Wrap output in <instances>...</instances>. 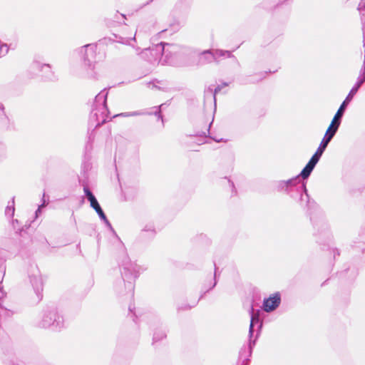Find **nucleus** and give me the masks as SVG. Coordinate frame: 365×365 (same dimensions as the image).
<instances>
[{
	"mask_svg": "<svg viewBox=\"0 0 365 365\" xmlns=\"http://www.w3.org/2000/svg\"><path fill=\"white\" fill-rule=\"evenodd\" d=\"M307 180L308 178L304 179L299 177V181L293 183L292 186L287 191V195L297 202L303 210H306L314 228L317 227L318 235L322 237V240L319 238L317 239V242L322 245V249L324 250L327 247H329L328 242L330 240L331 235L325 221L322 218H315L314 213L319 207L315 200L312 199L308 193L307 188Z\"/></svg>",
	"mask_w": 365,
	"mask_h": 365,
	"instance_id": "obj_1",
	"label": "nucleus"
},
{
	"mask_svg": "<svg viewBox=\"0 0 365 365\" xmlns=\"http://www.w3.org/2000/svg\"><path fill=\"white\" fill-rule=\"evenodd\" d=\"M355 94H351L349 91L346 98L340 105L338 108L336 113L334 115L331 123L329 124L327 131L318 147L316 152L312 155L309 160L307 162V165L303 171V173H309L313 171L317 163H319L321 157L322 156L324 152L327 149L329 143L334 137L336 133H337L344 114L345 113V110L347 106L352 101Z\"/></svg>",
	"mask_w": 365,
	"mask_h": 365,
	"instance_id": "obj_2",
	"label": "nucleus"
},
{
	"mask_svg": "<svg viewBox=\"0 0 365 365\" xmlns=\"http://www.w3.org/2000/svg\"><path fill=\"white\" fill-rule=\"evenodd\" d=\"M108 96V89L105 88L98 93L92 105V110L89 115L88 123V140L86 148L92 149V144L95 139L96 130L102 125L110 120L109 118L110 112L108 107L107 99Z\"/></svg>",
	"mask_w": 365,
	"mask_h": 365,
	"instance_id": "obj_3",
	"label": "nucleus"
},
{
	"mask_svg": "<svg viewBox=\"0 0 365 365\" xmlns=\"http://www.w3.org/2000/svg\"><path fill=\"white\" fill-rule=\"evenodd\" d=\"M118 265L122 279L115 282V292L120 296L129 294L130 297H133L135 282L140 276V267L132 262L125 252L119 259Z\"/></svg>",
	"mask_w": 365,
	"mask_h": 365,
	"instance_id": "obj_4",
	"label": "nucleus"
},
{
	"mask_svg": "<svg viewBox=\"0 0 365 365\" xmlns=\"http://www.w3.org/2000/svg\"><path fill=\"white\" fill-rule=\"evenodd\" d=\"M249 314L250 317V324L249 327L247 344V345H243L239 351L238 360L242 361L241 365H249L253 349L261 334L263 327V324L260 322L258 316L254 315L252 306H251L249 309Z\"/></svg>",
	"mask_w": 365,
	"mask_h": 365,
	"instance_id": "obj_5",
	"label": "nucleus"
},
{
	"mask_svg": "<svg viewBox=\"0 0 365 365\" xmlns=\"http://www.w3.org/2000/svg\"><path fill=\"white\" fill-rule=\"evenodd\" d=\"M37 326L53 331H61L66 328V322L62 312L56 306L51 305L42 310L41 319Z\"/></svg>",
	"mask_w": 365,
	"mask_h": 365,
	"instance_id": "obj_6",
	"label": "nucleus"
},
{
	"mask_svg": "<svg viewBox=\"0 0 365 365\" xmlns=\"http://www.w3.org/2000/svg\"><path fill=\"white\" fill-rule=\"evenodd\" d=\"M97 43H88L73 51L74 54L80 56L85 68L87 70L88 78H96L94 69L97 62Z\"/></svg>",
	"mask_w": 365,
	"mask_h": 365,
	"instance_id": "obj_7",
	"label": "nucleus"
},
{
	"mask_svg": "<svg viewBox=\"0 0 365 365\" xmlns=\"http://www.w3.org/2000/svg\"><path fill=\"white\" fill-rule=\"evenodd\" d=\"M180 46L175 43H169L161 41L149 48L151 54L155 59L165 63H170L172 58L180 51Z\"/></svg>",
	"mask_w": 365,
	"mask_h": 365,
	"instance_id": "obj_8",
	"label": "nucleus"
},
{
	"mask_svg": "<svg viewBox=\"0 0 365 365\" xmlns=\"http://www.w3.org/2000/svg\"><path fill=\"white\" fill-rule=\"evenodd\" d=\"M220 57L232 58L237 61L236 57L230 51L223 49H206L199 53L197 64L199 66H204L214 61L217 63V58Z\"/></svg>",
	"mask_w": 365,
	"mask_h": 365,
	"instance_id": "obj_9",
	"label": "nucleus"
},
{
	"mask_svg": "<svg viewBox=\"0 0 365 365\" xmlns=\"http://www.w3.org/2000/svg\"><path fill=\"white\" fill-rule=\"evenodd\" d=\"M31 67L41 73V78L46 81H53L56 80L54 72L52 71V66L49 63H41L39 61L34 60Z\"/></svg>",
	"mask_w": 365,
	"mask_h": 365,
	"instance_id": "obj_10",
	"label": "nucleus"
},
{
	"mask_svg": "<svg viewBox=\"0 0 365 365\" xmlns=\"http://www.w3.org/2000/svg\"><path fill=\"white\" fill-rule=\"evenodd\" d=\"M307 163L305 165V166L303 168V169L301 170L299 174L297 175L288 179L287 180H279L276 182V187L278 192H284L286 194L289 189L292 186L293 183L294 182H297L299 180V177H302V178L306 179L309 178V177L311 175L312 171L309 173H303L304 170L307 167Z\"/></svg>",
	"mask_w": 365,
	"mask_h": 365,
	"instance_id": "obj_11",
	"label": "nucleus"
},
{
	"mask_svg": "<svg viewBox=\"0 0 365 365\" xmlns=\"http://www.w3.org/2000/svg\"><path fill=\"white\" fill-rule=\"evenodd\" d=\"M282 302L281 294L276 292L263 299L262 307L265 312H271L276 310Z\"/></svg>",
	"mask_w": 365,
	"mask_h": 365,
	"instance_id": "obj_12",
	"label": "nucleus"
},
{
	"mask_svg": "<svg viewBox=\"0 0 365 365\" xmlns=\"http://www.w3.org/2000/svg\"><path fill=\"white\" fill-rule=\"evenodd\" d=\"M164 104H161L160 106L156 108V110L155 112H145L143 110H139V111H133V112H125V113H120L118 114H115L113 115V118H117V117H130V116H137V115H155L158 120H161L163 123V118L161 111V107Z\"/></svg>",
	"mask_w": 365,
	"mask_h": 365,
	"instance_id": "obj_13",
	"label": "nucleus"
},
{
	"mask_svg": "<svg viewBox=\"0 0 365 365\" xmlns=\"http://www.w3.org/2000/svg\"><path fill=\"white\" fill-rule=\"evenodd\" d=\"M29 277L36 294L38 298L41 299L43 284L41 276L38 274H29Z\"/></svg>",
	"mask_w": 365,
	"mask_h": 365,
	"instance_id": "obj_14",
	"label": "nucleus"
},
{
	"mask_svg": "<svg viewBox=\"0 0 365 365\" xmlns=\"http://www.w3.org/2000/svg\"><path fill=\"white\" fill-rule=\"evenodd\" d=\"M212 123V122H211L210 123L209 128L207 129V132H205V131L197 132V133H195L193 135H190L189 136H190V137L193 136V137L200 138V139L198 140V143H197L198 145H201V144H203V143H206V138L207 137L213 139V140L217 142V143L227 142V140L225 139V138H215V137H212V136L210 135V125H211Z\"/></svg>",
	"mask_w": 365,
	"mask_h": 365,
	"instance_id": "obj_15",
	"label": "nucleus"
},
{
	"mask_svg": "<svg viewBox=\"0 0 365 365\" xmlns=\"http://www.w3.org/2000/svg\"><path fill=\"white\" fill-rule=\"evenodd\" d=\"M0 113V129L6 131H11L15 130V124L9 116L6 114L4 110H1Z\"/></svg>",
	"mask_w": 365,
	"mask_h": 365,
	"instance_id": "obj_16",
	"label": "nucleus"
},
{
	"mask_svg": "<svg viewBox=\"0 0 365 365\" xmlns=\"http://www.w3.org/2000/svg\"><path fill=\"white\" fill-rule=\"evenodd\" d=\"M92 169V163L89 159L85 158L81 164V176L78 178L89 180V172Z\"/></svg>",
	"mask_w": 365,
	"mask_h": 365,
	"instance_id": "obj_17",
	"label": "nucleus"
},
{
	"mask_svg": "<svg viewBox=\"0 0 365 365\" xmlns=\"http://www.w3.org/2000/svg\"><path fill=\"white\" fill-rule=\"evenodd\" d=\"M155 233L156 232L154 226L151 225H147L142 230L140 237L142 238L147 237L148 239L151 240L155 237Z\"/></svg>",
	"mask_w": 365,
	"mask_h": 365,
	"instance_id": "obj_18",
	"label": "nucleus"
},
{
	"mask_svg": "<svg viewBox=\"0 0 365 365\" xmlns=\"http://www.w3.org/2000/svg\"><path fill=\"white\" fill-rule=\"evenodd\" d=\"M287 0H264L261 3V6L264 9H272L284 4Z\"/></svg>",
	"mask_w": 365,
	"mask_h": 365,
	"instance_id": "obj_19",
	"label": "nucleus"
},
{
	"mask_svg": "<svg viewBox=\"0 0 365 365\" xmlns=\"http://www.w3.org/2000/svg\"><path fill=\"white\" fill-rule=\"evenodd\" d=\"M78 182L80 185H81L83 186V193L87 197L88 201L91 200V197L92 198L96 197L94 194L92 192V191L88 187L89 180H87L86 179H81L79 178Z\"/></svg>",
	"mask_w": 365,
	"mask_h": 365,
	"instance_id": "obj_20",
	"label": "nucleus"
},
{
	"mask_svg": "<svg viewBox=\"0 0 365 365\" xmlns=\"http://www.w3.org/2000/svg\"><path fill=\"white\" fill-rule=\"evenodd\" d=\"M167 337V330L165 328H157L153 333V344L160 341Z\"/></svg>",
	"mask_w": 365,
	"mask_h": 365,
	"instance_id": "obj_21",
	"label": "nucleus"
},
{
	"mask_svg": "<svg viewBox=\"0 0 365 365\" xmlns=\"http://www.w3.org/2000/svg\"><path fill=\"white\" fill-rule=\"evenodd\" d=\"M194 0H178L175 4V7L182 11L188 10Z\"/></svg>",
	"mask_w": 365,
	"mask_h": 365,
	"instance_id": "obj_22",
	"label": "nucleus"
},
{
	"mask_svg": "<svg viewBox=\"0 0 365 365\" xmlns=\"http://www.w3.org/2000/svg\"><path fill=\"white\" fill-rule=\"evenodd\" d=\"M15 212V197H13L9 202L8 205L5 209V215L9 217H13Z\"/></svg>",
	"mask_w": 365,
	"mask_h": 365,
	"instance_id": "obj_23",
	"label": "nucleus"
},
{
	"mask_svg": "<svg viewBox=\"0 0 365 365\" xmlns=\"http://www.w3.org/2000/svg\"><path fill=\"white\" fill-rule=\"evenodd\" d=\"M229 86V83L227 82H222L221 84H218L214 90L210 88V86L208 88V90L210 91L213 93V98H214V103L215 106H216V95L221 91V90L226 86Z\"/></svg>",
	"mask_w": 365,
	"mask_h": 365,
	"instance_id": "obj_24",
	"label": "nucleus"
},
{
	"mask_svg": "<svg viewBox=\"0 0 365 365\" xmlns=\"http://www.w3.org/2000/svg\"><path fill=\"white\" fill-rule=\"evenodd\" d=\"M216 287V282H212L210 286L209 287L208 289H204L205 288V286H202L201 287V291H200V295L199 297V299H197V301L196 302L198 303V302L203 299L204 297L206 295L207 293L210 292L211 290H212L215 287Z\"/></svg>",
	"mask_w": 365,
	"mask_h": 365,
	"instance_id": "obj_25",
	"label": "nucleus"
},
{
	"mask_svg": "<svg viewBox=\"0 0 365 365\" xmlns=\"http://www.w3.org/2000/svg\"><path fill=\"white\" fill-rule=\"evenodd\" d=\"M197 302H195L193 304L190 305V304H182V305H179L177 307V311L178 312H181V311H187V310H190L191 309L192 307H195L197 305Z\"/></svg>",
	"mask_w": 365,
	"mask_h": 365,
	"instance_id": "obj_26",
	"label": "nucleus"
},
{
	"mask_svg": "<svg viewBox=\"0 0 365 365\" xmlns=\"http://www.w3.org/2000/svg\"><path fill=\"white\" fill-rule=\"evenodd\" d=\"M214 263V274L212 277V282H216V285L218 283L219 277L220 276V272H219V268L217 267L215 262H213Z\"/></svg>",
	"mask_w": 365,
	"mask_h": 365,
	"instance_id": "obj_27",
	"label": "nucleus"
},
{
	"mask_svg": "<svg viewBox=\"0 0 365 365\" xmlns=\"http://www.w3.org/2000/svg\"><path fill=\"white\" fill-rule=\"evenodd\" d=\"M90 206L95 210H98V209L101 208V205L99 204L98 200L96 197L91 198L89 200Z\"/></svg>",
	"mask_w": 365,
	"mask_h": 365,
	"instance_id": "obj_28",
	"label": "nucleus"
},
{
	"mask_svg": "<svg viewBox=\"0 0 365 365\" xmlns=\"http://www.w3.org/2000/svg\"><path fill=\"white\" fill-rule=\"evenodd\" d=\"M30 227H31V222L29 224H26L21 228H19L16 231V233H18L20 236H23V233H26Z\"/></svg>",
	"mask_w": 365,
	"mask_h": 365,
	"instance_id": "obj_29",
	"label": "nucleus"
},
{
	"mask_svg": "<svg viewBox=\"0 0 365 365\" xmlns=\"http://www.w3.org/2000/svg\"><path fill=\"white\" fill-rule=\"evenodd\" d=\"M274 71H273V73H274ZM272 73V71L271 70H268V71H264V72H260V73H259L257 75L259 76V78L258 80H257V81H256V82H258V81H262V79H264V78L266 77V76H267V74H269V73ZM252 83H255V81H252Z\"/></svg>",
	"mask_w": 365,
	"mask_h": 365,
	"instance_id": "obj_30",
	"label": "nucleus"
},
{
	"mask_svg": "<svg viewBox=\"0 0 365 365\" xmlns=\"http://www.w3.org/2000/svg\"><path fill=\"white\" fill-rule=\"evenodd\" d=\"M96 212L102 222H104L106 219H108L102 207L98 209Z\"/></svg>",
	"mask_w": 365,
	"mask_h": 365,
	"instance_id": "obj_31",
	"label": "nucleus"
},
{
	"mask_svg": "<svg viewBox=\"0 0 365 365\" xmlns=\"http://www.w3.org/2000/svg\"><path fill=\"white\" fill-rule=\"evenodd\" d=\"M113 36L115 37V39H113L114 41H116V42H118V43H120L123 44L127 43L128 41H129L128 39L125 40L123 37L116 35V34H113Z\"/></svg>",
	"mask_w": 365,
	"mask_h": 365,
	"instance_id": "obj_32",
	"label": "nucleus"
},
{
	"mask_svg": "<svg viewBox=\"0 0 365 365\" xmlns=\"http://www.w3.org/2000/svg\"><path fill=\"white\" fill-rule=\"evenodd\" d=\"M225 179H226V180H227V182H228V184H229V186H230V188H231V190H232V193L233 195H235V194L237 193V189H236V187H235V186L234 182H232L230 178H227V177H225Z\"/></svg>",
	"mask_w": 365,
	"mask_h": 365,
	"instance_id": "obj_33",
	"label": "nucleus"
},
{
	"mask_svg": "<svg viewBox=\"0 0 365 365\" xmlns=\"http://www.w3.org/2000/svg\"><path fill=\"white\" fill-rule=\"evenodd\" d=\"M41 207H43L39 205L38 207V208L36 210V211L34 212V219L33 221H34L35 220L38 219L39 217V216L41 215V213H42Z\"/></svg>",
	"mask_w": 365,
	"mask_h": 365,
	"instance_id": "obj_34",
	"label": "nucleus"
},
{
	"mask_svg": "<svg viewBox=\"0 0 365 365\" xmlns=\"http://www.w3.org/2000/svg\"><path fill=\"white\" fill-rule=\"evenodd\" d=\"M48 198V196H47ZM48 203V199L47 200V202L46 201V193L43 192L42 198H41V206L46 207L47 204Z\"/></svg>",
	"mask_w": 365,
	"mask_h": 365,
	"instance_id": "obj_35",
	"label": "nucleus"
},
{
	"mask_svg": "<svg viewBox=\"0 0 365 365\" xmlns=\"http://www.w3.org/2000/svg\"><path fill=\"white\" fill-rule=\"evenodd\" d=\"M9 365H24L23 361H18L14 359H11L8 361Z\"/></svg>",
	"mask_w": 365,
	"mask_h": 365,
	"instance_id": "obj_36",
	"label": "nucleus"
},
{
	"mask_svg": "<svg viewBox=\"0 0 365 365\" xmlns=\"http://www.w3.org/2000/svg\"><path fill=\"white\" fill-rule=\"evenodd\" d=\"M332 253H333V257H334V259H336V256L340 255V251L337 248H333Z\"/></svg>",
	"mask_w": 365,
	"mask_h": 365,
	"instance_id": "obj_37",
	"label": "nucleus"
},
{
	"mask_svg": "<svg viewBox=\"0 0 365 365\" xmlns=\"http://www.w3.org/2000/svg\"><path fill=\"white\" fill-rule=\"evenodd\" d=\"M103 223L105 224L106 227L108 229L111 227V223L110 222V221L108 220V219H106Z\"/></svg>",
	"mask_w": 365,
	"mask_h": 365,
	"instance_id": "obj_38",
	"label": "nucleus"
},
{
	"mask_svg": "<svg viewBox=\"0 0 365 365\" xmlns=\"http://www.w3.org/2000/svg\"><path fill=\"white\" fill-rule=\"evenodd\" d=\"M108 230L113 233V235L114 236H115L116 237L119 238L116 232L115 231L114 228L113 227V226L111 225V227L110 228H108Z\"/></svg>",
	"mask_w": 365,
	"mask_h": 365,
	"instance_id": "obj_39",
	"label": "nucleus"
},
{
	"mask_svg": "<svg viewBox=\"0 0 365 365\" xmlns=\"http://www.w3.org/2000/svg\"><path fill=\"white\" fill-rule=\"evenodd\" d=\"M108 230L113 233V235L114 236H115L116 237L119 238L116 232L115 231L114 228L113 227V226L111 225V227L110 228H108Z\"/></svg>",
	"mask_w": 365,
	"mask_h": 365,
	"instance_id": "obj_40",
	"label": "nucleus"
},
{
	"mask_svg": "<svg viewBox=\"0 0 365 365\" xmlns=\"http://www.w3.org/2000/svg\"><path fill=\"white\" fill-rule=\"evenodd\" d=\"M154 0H148L145 3H144L141 6H140V9L141 8H143L144 6H147V5H149L150 4H151Z\"/></svg>",
	"mask_w": 365,
	"mask_h": 365,
	"instance_id": "obj_41",
	"label": "nucleus"
},
{
	"mask_svg": "<svg viewBox=\"0 0 365 365\" xmlns=\"http://www.w3.org/2000/svg\"><path fill=\"white\" fill-rule=\"evenodd\" d=\"M154 0H148L145 3H144L141 6H140V9L141 8H143L144 6H147V5H149L150 4H151Z\"/></svg>",
	"mask_w": 365,
	"mask_h": 365,
	"instance_id": "obj_42",
	"label": "nucleus"
},
{
	"mask_svg": "<svg viewBox=\"0 0 365 365\" xmlns=\"http://www.w3.org/2000/svg\"><path fill=\"white\" fill-rule=\"evenodd\" d=\"M212 283V282H211V281L209 282V284H207V282H205V283L202 284V286H205L204 289H208Z\"/></svg>",
	"mask_w": 365,
	"mask_h": 365,
	"instance_id": "obj_43",
	"label": "nucleus"
},
{
	"mask_svg": "<svg viewBox=\"0 0 365 365\" xmlns=\"http://www.w3.org/2000/svg\"><path fill=\"white\" fill-rule=\"evenodd\" d=\"M351 273H352V277H351V280H352L356 277V276L357 274V272L354 269H353L351 270Z\"/></svg>",
	"mask_w": 365,
	"mask_h": 365,
	"instance_id": "obj_44",
	"label": "nucleus"
},
{
	"mask_svg": "<svg viewBox=\"0 0 365 365\" xmlns=\"http://www.w3.org/2000/svg\"><path fill=\"white\" fill-rule=\"evenodd\" d=\"M15 223L19 224V220H16H16H13L12 224H13V227H14V229H16Z\"/></svg>",
	"mask_w": 365,
	"mask_h": 365,
	"instance_id": "obj_45",
	"label": "nucleus"
},
{
	"mask_svg": "<svg viewBox=\"0 0 365 365\" xmlns=\"http://www.w3.org/2000/svg\"><path fill=\"white\" fill-rule=\"evenodd\" d=\"M349 271H350V269H349V268H346V269H345L343 272H341L340 273V275H341V276H342L345 272H349Z\"/></svg>",
	"mask_w": 365,
	"mask_h": 365,
	"instance_id": "obj_46",
	"label": "nucleus"
},
{
	"mask_svg": "<svg viewBox=\"0 0 365 365\" xmlns=\"http://www.w3.org/2000/svg\"><path fill=\"white\" fill-rule=\"evenodd\" d=\"M128 309L130 313H133V310L135 309V307H132L131 305H130Z\"/></svg>",
	"mask_w": 365,
	"mask_h": 365,
	"instance_id": "obj_47",
	"label": "nucleus"
},
{
	"mask_svg": "<svg viewBox=\"0 0 365 365\" xmlns=\"http://www.w3.org/2000/svg\"><path fill=\"white\" fill-rule=\"evenodd\" d=\"M4 109H5L4 106L2 103H0V110H3Z\"/></svg>",
	"mask_w": 365,
	"mask_h": 365,
	"instance_id": "obj_48",
	"label": "nucleus"
},
{
	"mask_svg": "<svg viewBox=\"0 0 365 365\" xmlns=\"http://www.w3.org/2000/svg\"><path fill=\"white\" fill-rule=\"evenodd\" d=\"M120 15L122 16V17H123V19H125V15H124V14H121Z\"/></svg>",
	"mask_w": 365,
	"mask_h": 365,
	"instance_id": "obj_49",
	"label": "nucleus"
},
{
	"mask_svg": "<svg viewBox=\"0 0 365 365\" xmlns=\"http://www.w3.org/2000/svg\"><path fill=\"white\" fill-rule=\"evenodd\" d=\"M326 282H327V281L323 282V283H322V286H323V285L326 283Z\"/></svg>",
	"mask_w": 365,
	"mask_h": 365,
	"instance_id": "obj_50",
	"label": "nucleus"
}]
</instances>
